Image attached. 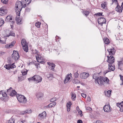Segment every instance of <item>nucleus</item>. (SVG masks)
Wrapping results in <instances>:
<instances>
[{
  "instance_id": "nucleus-3",
  "label": "nucleus",
  "mask_w": 123,
  "mask_h": 123,
  "mask_svg": "<svg viewBox=\"0 0 123 123\" xmlns=\"http://www.w3.org/2000/svg\"><path fill=\"white\" fill-rule=\"evenodd\" d=\"M93 78L95 79V82L96 84H97L99 85H104L102 80V76L96 77L94 75L92 77Z\"/></svg>"
},
{
  "instance_id": "nucleus-18",
  "label": "nucleus",
  "mask_w": 123,
  "mask_h": 123,
  "mask_svg": "<svg viewBox=\"0 0 123 123\" xmlns=\"http://www.w3.org/2000/svg\"><path fill=\"white\" fill-rule=\"evenodd\" d=\"M110 55H114L115 52V50L113 48L107 50Z\"/></svg>"
},
{
  "instance_id": "nucleus-6",
  "label": "nucleus",
  "mask_w": 123,
  "mask_h": 123,
  "mask_svg": "<svg viewBox=\"0 0 123 123\" xmlns=\"http://www.w3.org/2000/svg\"><path fill=\"white\" fill-rule=\"evenodd\" d=\"M14 63H13L12 64L6 65L4 66V67L8 70H11V71L12 72V70L14 68H16V66L14 65Z\"/></svg>"
},
{
  "instance_id": "nucleus-56",
  "label": "nucleus",
  "mask_w": 123,
  "mask_h": 123,
  "mask_svg": "<svg viewBox=\"0 0 123 123\" xmlns=\"http://www.w3.org/2000/svg\"><path fill=\"white\" fill-rule=\"evenodd\" d=\"M87 100L89 101H90L91 100V99L90 97H87Z\"/></svg>"
},
{
  "instance_id": "nucleus-14",
  "label": "nucleus",
  "mask_w": 123,
  "mask_h": 123,
  "mask_svg": "<svg viewBox=\"0 0 123 123\" xmlns=\"http://www.w3.org/2000/svg\"><path fill=\"white\" fill-rule=\"evenodd\" d=\"M71 74H68L67 75L64 81V84H66L68 82L70 81L71 77Z\"/></svg>"
},
{
  "instance_id": "nucleus-41",
  "label": "nucleus",
  "mask_w": 123,
  "mask_h": 123,
  "mask_svg": "<svg viewBox=\"0 0 123 123\" xmlns=\"http://www.w3.org/2000/svg\"><path fill=\"white\" fill-rule=\"evenodd\" d=\"M6 32V35L5 36V37H6V36L8 34H9V33H10V32L9 30H6L5 31Z\"/></svg>"
},
{
  "instance_id": "nucleus-35",
  "label": "nucleus",
  "mask_w": 123,
  "mask_h": 123,
  "mask_svg": "<svg viewBox=\"0 0 123 123\" xmlns=\"http://www.w3.org/2000/svg\"><path fill=\"white\" fill-rule=\"evenodd\" d=\"M8 123H14V120L13 118H12L8 121Z\"/></svg>"
},
{
  "instance_id": "nucleus-44",
  "label": "nucleus",
  "mask_w": 123,
  "mask_h": 123,
  "mask_svg": "<svg viewBox=\"0 0 123 123\" xmlns=\"http://www.w3.org/2000/svg\"><path fill=\"white\" fill-rule=\"evenodd\" d=\"M106 5L105 4H102L101 5V7L103 9L105 8V7L106 6Z\"/></svg>"
},
{
  "instance_id": "nucleus-39",
  "label": "nucleus",
  "mask_w": 123,
  "mask_h": 123,
  "mask_svg": "<svg viewBox=\"0 0 123 123\" xmlns=\"http://www.w3.org/2000/svg\"><path fill=\"white\" fill-rule=\"evenodd\" d=\"M122 64L123 65V57L121 59V61L119 62V66H121Z\"/></svg>"
},
{
  "instance_id": "nucleus-46",
  "label": "nucleus",
  "mask_w": 123,
  "mask_h": 123,
  "mask_svg": "<svg viewBox=\"0 0 123 123\" xmlns=\"http://www.w3.org/2000/svg\"><path fill=\"white\" fill-rule=\"evenodd\" d=\"M86 110L91 111L92 110V108L90 107H87L86 108Z\"/></svg>"
},
{
  "instance_id": "nucleus-19",
  "label": "nucleus",
  "mask_w": 123,
  "mask_h": 123,
  "mask_svg": "<svg viewBox=\"0 0 123 123\" xmlns=\"http://www.w3.org/2000/svg\"><path fill=\"white\" fill-rule=\"evenodd\" d=\"M102 80L103 82L105 83H108L109 80L105 76H102Z\"/></svg>"
},
{
  "instance_id": "nucleus-1",
  "label": "nucleus",
  "mask_w": 123,
  "mask_h": 123,
  "mask_svg": "<svg viewBox=\"0 0 123 123\" xmlns=\"http://www.w3.org/2000/svg\"><path fill=\"white\" fill-rule=\"evenodd\" d=\"M22 2L17 1L15 5V10L16 13V15L18 16L20 15V11L22 8Z\"/></svg>"
},
{
  "instance_id": "nucleus-28",
  "label": "nucleus",
  "mask_w": 123,
  "mask_h": 123,
  "mask_svg": "<svg viewBox=\"0 0 123 123\" xmlns=\"http://www.w3.org/2000/svg\"><path fill=\"white\" fill-rule=\"evenodd\" d=\"M16 94V92L15 91V90H12L10 94V96H14Z\"/></svg>"
},
{
  "instance_id": "nucleus-13",
  "label": "nucleus",
  "mask_w": 123,
  "mask_h": 123,
  "mask_svg": "<svg viewBox=\"0 0 123 123\" xmlns=\"http://www.w3.org/2000/svg\"><path fill=\"white\" fill-rule=\"evenodd\" d=\"M89 75L88 73L83 72L80 74V78L82 79H84L88 77Z\"/></svg>"
},
{
  "instance_id": "nucleus-7",
  "label": "nucleus",
  "mask_w": 123,
  "mask_h": 123,
  "mask_svg": "<svg viewBox=\"0 0 123 123\" xmlns=\"http://www.w3.org/2000/svg\"><path fill=\"white\" fill-rule=\"evenodd\" d=\"M12 59L15 60H18L19 57V55L18 52L16 51H13V53L12 55Z\"/></svg>"
},
{
  "instance_id": "nucleus-42",
  "label": "nucleus",
  "mask_w": 123,
  "mask_h": 123,
  "mask_svg": "<svg viewBox=\"0 0 123 123\" xmlns=\"http://www.w3.org/2000/svg\"><path fill=\"white\" fill-rule=\"evenodd\" d=\"M78 112L79 114H80V116L81 117L83 116V114L82 113V112L80 110H79V111H78Z\"/></svg>"
},
{
  "instance_id": "nucleus-26",
  "label": "nucleus",
  "mask_w": 123,
  "mask_h": 123,
  "mask_svg": "<svg viewBox=\"0 0 123 123\" xmlns=\"http://www.w3.org/2000/svg\"><path fill=\"white\" fill-rule=\"evenodd\" d=\"M109 68H108L110 70L113 71L115 69V67L112 65L111 64H109Z\"/></svg>"
},
{
  "instance_id": "nucleus-17",
  "label": "nucleus",
  "mask_w": 123,
  "mask_h": 123,
  "mask_svg": "<svg viewBox=\"0 0 123 123\" xmlns=\"http://www.w3.org/2000/svg\"><path fill=\"white\" fill-rule=\"evenodd\" d=\"M122 8L117 4V6L115 8V10L118 12L121 13L122 12Z\"/></svg>"
},
{
  "instance_id": "nucleus-31",
  "label": "nucleus",
  "mask_w": 123,
  "mask_h": 123,
  "mask_svg": "<svg viewBox=\"0 0 123 123\" xmlns=\"http://www.w3.org/2000/svg\"><path fill=\"white\" fill-rule=\"evenodd\" d=\"M111 91L109 90L107 92H106L105 93V95L108 97H109L111 94Z\"/></svg>"
},
{
  "instance_id": "nucleus-51",
  "label": "nucleus",
  "mask_w": 123,
  "mask_h": 123,
  "mask_svg": "<svg viewBox=\"0 0 123 123\" xmlns=\"http://www.w3.org/2000/svg\"><path fill=\"white\" fill-rule=\"evenodd\" d=\"M33 53L35 54H38L39 52L38 51H37L36 49L35 50H33Z\"/></svg>"
},
{
  "instance_id": "nucleus-32",
  "label": "nucleus",
  "mask_w": 123,
  "mask_h": 123,
  "mask_svg": "<svg viewBox=\"0 0 123 123\" xmlns=\"http://www.w3.org/2000/svg\"><path fill=\"white\" fill-rule=\"evenodd\" d=\"M76 97V94L75 93H73L72 94L71 98L72 100L74 101Z\"/></svg>"
},
{
  "instance_id": "nucleus-50",
  "label": "nucleus",
  "mask_w": 123,
  "mask_h": 123,
  "mask_svg": "<svg viewBox=\"0 0 123 123\" xmlns=\"http://www.w3.org/2000/svg\"><path fill=\"white\" fill-rule=\"evenodd\" d=\"M81 95L84 98H86V94L83 93H81Z\"/></svg>"
},
{
  "instance_id": "nucleus-30",
  "label": "nucleus",
  "mask_w": 123,
  "mask_h": 123,
  "mask_svg": "<svg viewBox=\"0 0 123 123\" xmlns=\"http://www.w3.org/2000/svg\"><path fill=\"white\" fill-rule=\"evenodd\" d=\"M10 36H15V34L12 31H10V33H9V34H8L6 36V37H8Z\"/></svg>"
},
{
  "instance_id": "nucleus-12",
  "label": "nucleus",
  "mask_w": 123,
  "mask_h": 123,
  "mask_svg": "<svg viewBox=\"0 0 123 123\" xmlns=\"http://www.w3.org/2000/svg\"><path fill=\"white\" fill-rule=\"evenodd\" d=\"M108 57V59L107 60V62L109 63V64H111L113 63L114 62V58L112 56H110V57L107 56Z\"/></svg>"
},
{
  "instance_id": "nucleus-20",
  "label": "nucleus",
  "mask_w": 123,
  "mask_h": 123,
  "mask_svg": "<svg viewBox=\"0 0 123 123\" xmlns=\"http://www.w3.org/2000/svg\"><path fill=\"white\" fill-rule=\"evenodd\" d=\"M31 110H27L25 111H21L20 112V114L21 115H23L27 114H29L31 112Z\"/></svg>"
},
{
  "instance_id": "nucleus-38",
  "label": "nucleus",
  "mask_w": 123,
  "mask_h": 123,
  "mask_svg": "<svg viewBox=\"0 0 123 123\" xmlns=\"http://www.w3.org/2000/svg\"><path fill=\"white\" fill-rule=\"evenodd\" d=\"M4 22V21L2 19L0 18V26H2Z\"/></svg>"
},
{
  "instance_id": "nucleus-22",
  "label": "nucleus",
  "mask_w": 123,
  "mask_h": 123,
  "mask_svg": "<svg viewBox=\"0 0 123 123\" xmlns=\"http://www.w3.org/2000/svg\"><path fill=\"white\" fill-rule=\"evenodd\" d=\"M43 95V93L40 92H38L36 94V96L38 98L42 97Z\"/></svg>"
},
{
  "instance_id": "nucleus-48",
  "label": "nucleus",
  "mask_w": 123,
  "mask_h": 123,
  "mask_svg": "<svg viewBox=\"0 0 123 123\" xmlns=\"http://www.w3.org/2000/svg\"><path fill=\"white\" fill-rule=\"evenodd\" d=\"M53 75L52 74H48L47 75V77L48 78H49L50 77H53Z\"/></svg>"
},
{
  "instance_id": "nucleus-25",
  "label": "nucleus",
  "mask_w": 123,
  "mask_h": 123,
  "mask_svg": "<svg viewBox=\"0 0 123 123\" xmlns=\"http://www.w3.org/2000/svg\"><path fill=\"white\" fill-rule=\"evenodd\" d=\"M47 63L49 66L51 68V69L53 70L55 67V64L53 63H51L49 62H48Z\"/></svg>"
},
{
  "instance_id": "nucleus-36",
  "label": "nucleus",
  "mask_w": 123,
  "mask_h": 123,
  "mask_svg": "<svg viewBox=\"0 0 123 123\" xmlns=\"http://www.w3.org/2000/svg\"><path fill=\"white\" fill-rule=\"evenodd\" d=\"M119 108H120V111L121 112H122L123 111V103L121 105L119 106Z\"/></svg>"
},
{
  "instance_id": "nucleus-59",
  "label": "nucleus",
  "mask_w": 123,
  "mask_h": 123,
  "mask_svg": "<svg viewBox=\"0 0 123 123\" xmlns=\"http://www.w3.org/2000/svg\"><path fill=\"white\" fill-rule=\"evenodd\" d=\"M12 89V88L11 87H10V89L7 90V92H10L11 91V89Z\"/></svg>"
},
{
  "instance_id": "nucleus-29",
  "label": "nucleus",
  "mask_w": 123,
  "mask_h": 123,
  "mask_svg": "<svg viewBox=\"0 0 123 123\" xmlns=\"http://www.w3.org/2000/svg\"><path fill=\"white\" fill-rule=\"evenodd\" d=\"M103 40L105 43L106 44H108L110 43L109 39L106 37L104 38Z\"/></svg>"
},
{
  "instance_id": "nucleus-52",
  "label": "nucleus",
  "mask_w": 123,
  "mask_h": 123,
  "mask_svg": "<svg viewBox=\"0 0 123 123\" xmlns=\"http://www.w3.org/2000/svg\"><path fill=\"white\" fill-rule=\"evenodd\" d=\"M102 12H98L97 14V15L99 16H101L102 15Z\"/></svg>"
},
{
  "instance_id": "nucleus-34",
  "label": "nucleus",
  "mask_w": 123,
  "mask_h": 123,
  "mask_svg": "<svg viewBox=\"0 0 123 123\" xmlns=\"http://www.w3.org/2000/svg\"><path fill=\"white\" fill-rule=\"evenodd\" d=\"M73 82L75 84H78L80 83V81L77 79H74L73 81Z\"/></svg>"
},
{
  "instance_id": "nucleus-21",
  "label": "nucleus",
  "mask_w": 123,
  "mask_h": 123,
  "mask_svg": "<svg viewBox=\"0 0 123 123\" xmlns=\"http://www.w3.org/2000/svg\"><path fill=\"white\" fill-rule=\"evenodd\" d=\"M72 104L70 102H69L67 104V109L68 111L69 112L70 111L71 106Z\"/></svg>"
},
{
  "instance_id": "nucleus-62",
  "label": "nucleus",
  "mask_w": 123,
  "mask_h": 123,
  "mask_svg": "<svg viewBox=\"0 0 123 123\" xmlns=\"http://www.w3.org/2000/svg\"><path fill=\"white\" fill-rule=\"evenodd\" d=\"M26 122V121L25 120H22L21 122H20V123H24Z\"/></svg>"
},
{
  "instance_id": "nucleus-49",
  "label": "nucleus",
  "mask_w": 123,
  "mask_h": 123,
  "mask_svg": "<svg viewBox=\"0 0 123 123\" xmlns=\"http://www.w3.org/2000/svg\"><path fill=\"white\" fill-rule=\"evenodd\" d=\"M1 2L3 3L6 4L7 3V0H1Z\"/></svg>"
},
{
  "instance_id": "nucleus-37",
  "label": "nucleus",
  "mask_w": 123,
  "mask_h": 123,
  "mask_svg": "<svg viewBox=\"0 0 123 123\" xmlns=\"http://www.w3.org/2000/svg\"><path fill=\"white\" fill-rule=\"evenodd\" d=\"M41 24V23L40 22H38L37 23H36L35 25L37 28H39L40 27Z\"/></svg>"
},
{
  "instance_id": "nucleus-16",
  "label": "nucleus",
  "mask_w": 123,
  "mask_h": 123,
  "mask_svg": "<svg viewBox=\"0 0 123 123\" xmlns=\"http://www.w3.org/2000/svg\"><path fill=\"white\" fill-rule=\"evenodd\" d=\"M18 16H17L16 17L15 20L17 21V23L18 24L20 25L22 24V22L21 21L22 19L21 18H19V16L18 15H17Z\"/></svg>"
},
{
  "instance_id": "nucleus-11",
  "label": "nucleus",
  "mask_w": 123,
  "mask_h": 123,
  "mask_svg": "<svg viewBox=\"0 0 123 123\" xmlns=\"http://www.w3.org/2000/svg\"><path fill=\"white\" fill-rule=\"evenodd\" d=\"M46 116V113L44 111L42 113L39 114L38 116V118L40 120H41L45 118Z\"/></svg>"
},
{
  "instance_id": "nucleus-15",
  "label": "nucleus",
  "mask_w": 123,
  "mask_h": 123,
  "mask_svg": "<svg viewBox=\"0 0 123 123\" xmlns=\"http://www.w3.org/2000/svg\"><path fill=\"white\" fill-rule=\"evenodd\" d=\"M7 12V10L4 9L3 7H1L0 8V15H4Z\"/></svg>"
},
{
  "instance_id": "nucleus-64",
  "label": "nucleus",
  "mask_w": 123,
  "mask_h": 123,
  "mask_svg": "<svg viewBox=\"0 0 123 123\" xmlns=\"http://www.w3.org/2000/svg\"><path fill=\"white\" fill-rule=\"evenodd\" d=\"M121 7L123 8V2L122 4V5H121Z\"/></svg>"
},
{
  "instance_id": "nucleus-58",
  "label": "nucleus",
  "mask_w": 123,
  "mask_h": 123,
  "mask_svg": "<svg viewBox=\"0 0 123 123\" xmlns=\"http://www.w3.org/2000/svg\"><path fill=\"white\" fill-rule=\"evenodd\" d=\"M112 3L114 2L115 3H117V0H112Z\"/></svg>"
},
{
  "instance_id": "nucleus-27",
  "label": "nucleus",
  "mask_w": 123,
  "mask_h": 123,
  "mask_svg": "<svg viewBox=\"0 0 123 123\" xmlns=\"http://www.w3.org/2000/svg\"><path fill=\"white\" fill-rule=\"evenodd\" d=\"M56 103L55 102H52L49 104L48 105L49 107L51 108L55 106L56 105Z\"/></svg>"
},
{
  "instance_id": "nucleus-2",
  "label": "nucleus",
  "mask_w": 123,
  "mask_h": 123,
  "mask_svg": "<svg viewBox=\"0 0 123 123\" xmlns=\"http://www.w3.org/2000/svg\"><path fill=\"white\" fill-rule=\"evenodd\" d=\"M28 79L29 81L33 80L36 83H37L42 81V78L39 75H36L33 77L28 78Z\"/></svg>"
},
{
  "instance_id": "nucleus-33",
  "label": "nucleus",
  "mask_w": 123,
  "mask_h": 123,
  "mask_svg": "<svg viewBox=\"0 0 123 123\" xmlns=\"http://www.w3.org/2000/svg\"><path fill=\"white\" fill-rule=\"evenodd\" d=\"M82 13L87 16L89 14V12L88 11H83L82 12Z\"/></svg>"
},
{
  "instance_id": "nucleus-54",
  "label": "nucleus",
  "mask_w": 123,
  "mask_h": 123,
  "mask_svg": "<svg viewBox=\"0 0 123 123\" xmlns=\"http://www.w3.org/2000/svg\"><path fill=\"white\" fill-rule=\"evenodd\" d=\"M122 103H117V106L119 107V106H120L122 104Z\"/></svg>"
},
{
  "instance_id": "nucleus-60",
  "label": "nucleus",
  "mask_w": 123,
  "mask_h": 123,
  "mask_svg": "<svg viewBox=\"0 0 123 123\" xmlns=\"http://www.w3.org/2000/svg\"><path fill=\"white\" fill-rule=\"evenodd\" d=\"M39 65V64L38 63H35V66H37Z\"/></svg>"
},
{
  "instance_id": "nucleus-57",
  "label": "nucleus",
  "mask_w": 123,
  "mask_h": 123,
  "mask_svg": "<svg viewBox=\"0 0 123 123\" xmlns=\"http://www.w3.org/2000/svg\"><path fill=\"white\" fill-rule=\"evenodd\" d=\"M96 123H102V122L100 121L97 120L96 122Z\"/></svg>"
},
{
  "instance_id": "nucleus-47",
  "label": "nucleus",
  "mask_w": 123,
  "mask_h": 123,
  "mask_svg": "<svg viewBox=\"0 0 123 123\" xmlns=\"http://www.w3.org/2000/svg\"><path fill=\"white\" fill-rule=\"evenodd\" d=\"M56 99L55 98H53L51 99L50 100V102H54L56 100Z\"/></svg>"
},
{
  "instance_id": "nucleus-53",
  "label": "nucleus",
  "mask_w": 123,
  "mask_h": 123,
  "mask_svg": "<svg viewBox=\"0 0 123 123\" xmlns=\"http://www.w3.org/2000/svg\"><path fill=\"white\" fill-rule=\"evenodd\" d=\"M22 75H25L27 74V72H26L24 71L22 72Z\"/></svg>"
},
{
  "instance_id": "nucleus-9",
  "label": "nucleus",
  "mask_w": 123,
  "mask_h": 123,
  "mask_svg": "<svg viewBox=\"0 0 123 123\" xmlns=\"http://www.w3.org/2000/svg\"><path fill=\"white\" fill-rule=\"evenodd\" d=\"M104 111L106 112H110L111 110V108L109 104L105 105L103 107Z\"/></svg>"
},
{
  "instance_id": "nucleus-4",
  "label": "nucleus",
  "mask_w": 123,
  "mask_h": 123,
  "mask_svg": "<svg viewBox=\"0 0 123 123\" xmlns=\"http://www.w3.org/2000/svg\"><path fill=\"white\" fill-rule=\"evenodd\" d=\"M18 101L22 103H25L27 101L26 98L24 96L21 95L17 94L16 95Z\"/></svg>"
},
{
  "instance_id": "nucleus-8",
  "label": "nucleus",
  "mask_w": 123,
  "mask_h": 123,
  "mask_svg": "<svg viewBox=\"0 0 123 123\" xmlns=\"http://www.w3.org/2000/svg\"><path fill=\"white\" fill-rule=\"evenodd\" d=\"M36 59L37 62L41 63L43 62V57L40 55L37 54L36 55Z\"/></svg>"
},
{
  "instance_id": "nucleus-40",
  "label": "nucleus",
  "mask_w": 123,
  "mask_h": 123,
  "mask_svg": "<svg viewBox=\"0 0 123 123\" xmlns=\"http://www.w3.org/2000/svg\"><path fill=\"white\" fill-rule=\"evenodd\" d=\"M79 74L78 73V71L74 73V76L75 78H78L79 76Z\"/></svg>"
},
{
  "instance_id": "nucleus-43",
  "label": "nucleus",
  "mask_w": 123,
  "mask_h": 123,
  "mask_svg": "<svg viewBox=\"0 0 123 123\" xmlns=\"http://www.w3.org/2000/svg\"><path fill=\"white\" fill-rule=\"evenodd\" d=\"M120 79L121 80V81H122V84H120L121 85H123V76H122L120 75Z\"/></svg>"
},
{
  "instance_id": "nucleus-23",
  "label": "nucleus",
  "mask_w": 123,
  "mask_h": 123,
  "mask_svg": "<svg viewBox=\"0 0 123 123\" xmlns=\"http://www.w3.org/2000/svg\"><path fill=\"white\" fill-rule=\"evenodd\" d=\"M15 42H12L10 44H7L5 45V47L7 48H11L13 46Z\"/></svg>"
},
{
  "instance_id": "nucleus-10",
  "label": "nucleus",
  "mask_w": 123,
  "mask_h": 123,
  "mask_svg": "<svg viewBox=\"0 0 123 123\" xmlns=\"http://www.w3.org/2000/svg\"><path fill=\"white\" fill-rule=\"evenodd\" d=\"M98 22L99 24L102 25L103 24H105L106 21L105 18L103 17L98 18Z\"/></svg>"
},
{
  "instance_id": "nucleus-5",
  "label": "nucleus",
  "mask_w": 123,
  "mask_h": 123,
  "mask_svg": "<svg viewBox=\"0 0 123 123\" xmlns=\"http://www.w3.org/2000/svg\"><path fill=\"white\" fill-rule=\"evenodd\" d=\"M21 43L23 49L24 51L27 52L28 51V47L27 44L26 43L25 39H22L21 41Z\"/></svg>"
},
{
  "instance_id": "nucleus-45",
  "label": "nucleus",
  "mask_w": 123,
  "mask_h": 123,
  "mask_svg": "<svg viewBox=\"0 0 123 123\" xmlns=\"http://www.w3.org/2000/svg\"><path fill=\"white\" fill-rule=\"evenodd\" d=\"M1 94L2 95V96L4 97H6L7 96V95L6 94L5 92H3V91H2V93Z\"/></svg>"
},
{
  "instance_id": "nucleus-61",
  "label": "nucleus",
  "mask_w": 123,
  "mask_h": 123,
  "mask_svg": "<svg viewBox=\"0 0 123 123\" xmlns=\"http://www.w3.org/2000/svg\"><path fill=\"white\" fill-rule=\"evenodd\" d=\"M76 110L77 111H79V110H80L79 109V107L78 106H77L76 107Z\"/></svg>"
},
{
  "instance_id": "nucleus-55",
  "label": "nucleus",
  "mask_w": 123,
  "mask_h": 123,
  "mask_svg": "<svg viewBox=\"0 0 123 123\" xmlns=\"http://www.w3.org/2000/svg\"><path fill=\"white\" fill-rule=\"evenodd\" d=\"M77 123H82V121L81 120H79L77 121Z\"/></svg>"
},
{
  "instance_id": "nucleus-63",
  "label": "nucleus",
  "mask_w": 123,
  "mask_h": 123,
  "mask_svg": "<svg viewBox=\"0 0 123 123\" xmlns=\"http://www.w3.org/2000/svg\"><path fill=\"white\" fill-rule=\"evenodd\" d=\"M26 6V4H25L23 6L22 5V7H25Z\"/></svg>"
},
{
  "instance_id": "nucleus-24",
  "label": "nucleus",
  "mask_w": 123,
  "mask_h": 123,
  "mask_svg": "<svg viewBox=\"0 0 123 123\" xmlns=\"http://www.w3.org/2000/svg\"><path fill=\"white\" fill-rule=\"evenodd\" d=\"M12 20L11 16L10 15H8L5 18V21L6 22L8 21L11 22V20Z\"/></svg>"
}]
</instances>
